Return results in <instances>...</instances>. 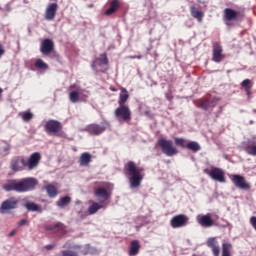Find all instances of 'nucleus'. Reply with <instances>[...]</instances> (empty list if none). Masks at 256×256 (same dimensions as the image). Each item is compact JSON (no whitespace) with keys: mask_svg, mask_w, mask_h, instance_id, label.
<instances>
[{"mask_svg":"<svg viewBox=\"0 0 256 256\" xmlns=\"http://www.w3.org/2000/svg\"><path fill=\"white\" fill-rule=\"evenodd\" d=\"M39 181L35 177H25L22 179H8L6 183L3 184L2 188L6 192H16V193H27L34 191Z\"/></svg>","mask_w":256,"mask_h":256,"instance_id":"f257e3e1","label":"nucleus"},{"mask_svg":"<svg viewBox=\"0 0 256 256\" xmlns=\"http://www.w3.org/2000/svg\"><path fill=\"white\" fill-rule=\"evenodd\" d=\"M143 167H138L134 161H128L124 164V175L130 176V188L136 189L141 186V183L144 179Z\"/></svg>","mask_w":256,"mask_h":256,"instance_id":"f03ea898","label":"nucleus"},{"mask_svg":"<svg viewBox=\"0 0 256 256\" xmlns=\"http://www.w3.org/2000/svg\"><path fill=\"white\" fill-rule=\"evenodd\" d=\"M158 146L161 149V152L167 157H173L178 154V149L173 145L172 140L166 138L158 139Z\"/></svg>","mask_w":256,"mask_h":256,"instance_id":"7ed1b4c3","label":"nucleus"},{"mask_svg":"<svg viewBox=\"0 0 256 256\" xmlns=\"http://www.w3.org/2000/svg\"><path fill=\"white\" fill-rule=\"evenodd\" d=\"M44 130L49 135H55L57 137H62L63 125L58 120L50 119L45 123Z\"/></svg>","mask_w":256,"mask_h":256,"instance_id":"20e7f679","label":"nucleus"},{"mask_svg":"<svg viewBox=\"0 0 256 256\" xmlns=\"http://www.w3.org/2000/svg\"><path fill=\"white\" fill-rule=\"evenodd\" d=\"M218 220L219 215L215 214L214 217H212V213H206L197 217L198 224L203 228H211L213 226L218 227Z\"/></svg>","mask_w":256,"mask_h":256,"instance_id":"39448f33","label":"nucleus"},{"mask_svg":"<svg viewBox=\"0 0 256 256\" xmlns=\"http://www.w3.org/2000/svg\"><path fill=\"white\" fill-rule=\"evenodd\" d=\"M114 117L118 122L129 123L132 120V112L128 105H120L114 110Z\"/></svg>","mask_w":256,"mask_h":256,"instance_id":"423d86ee","label":"nucleus"},{"mask_svg":"<svg viewBox=\"0 0 256 256\" xmlns=\"http://www.w3.org/2000/svg\"><path fill=\"white\" fill-rule=\"evenodd\" d=\"M203 172L208 175L213 181L219 182V183H225L226 182V176L223 169L219 167H213L212 169H204Z\"/></svg>","mask_w":256,"mask_h":256,"instance_id":"0eeeda50","label":"nucleus"},{"mask_svg":"<svg viewBox=\"0 0 256 256\" xmlns=\"http://www.w3.org/2000/svg\"><path fill=\"white\" fill-rule=\"evenodd\" d=\"M231 182L233 185L243 191L250 190L252 185L249 183L246 178L240 174H232L231 175Z\"/></svg>","mask_w":256,"mask_h":256,"instance_id":"6e6552de","label":"nucleus"},{"mask_svg":"<svg viewBox=\"0 0 256 256\" xmlns=\"http://www.w3.org/2000/svg\"><path fill=\"white\" fill-rule=\"evenodd\" d=\"M189 224V217L186 214H177L170 219V226L173 229L183 228Z\"/></svg>","mask_w":256,"mask_h":256,"instance_id":"1a4fd4ad","label":"nucleus"},{"mask_svg":"<svg viewBox=\"0 0 256 256\" xmlns=\"http://www.w3.org/2000/svg\"><path fill=\"white\" fill-rule=\"evenodd\" d=\"M195 106L204 111H208L209 109H214L217 106V99L201 98L195 102Z\"/></svg>","mask_w":256,"mask_h":256,"instance_id":"9d476101","label":"nucleus"},{"mask_svg":"<svg viewBox=\"0 0 256 256\" xmlns=\"http://www.w3.org/2000/svg\"><path fill=\"white\" fill-rule=\"evenodd\" d=\"M225 59V55L223 54V47L219 42L213 43L212 46V61L214 63H221Z\"/></svg>","mask_w":256,"mask_h":256,"instance_id":"9b49d317","label":"nucleus"},{"mask_svg":"<svg viewBox=\"0 0 256 256\" xmlns=\"http://www.w3.org/2000/svg\"><path fill=\"white\" fill-rule=\"evenodd\" d=\"M94 197L98 198L100 204H103L111 198V192L103 186L94 187Z\"/></svg>","mask_w":256,"mask_h":256,"instance_id":"f8f14e48","label":"nucleus"},{"mask_svg":"<svg viewBox=\"0 0 256 256\" xmlns=\"http://www.w3.org/2000/svg\"><path fill=\"white\" fill-rule=\"evenodd\" d=\"M41 159H42V156L40 152L32 153L28 161H26L27 170L28 171L35 170L39 166Z\"/></svg>","mask_w":256,"mask_h":256,"instance_id":"ddd939ff","label":"nucleus"},{"mask_svg":"<svg viewBox=\"0 0 256 256\" xmlns=\"http://www.w3.org/2000/svg\"><path fill=\"white\" fill-rule=\"evenodd\" d=\"M55 50V44L52 39L46 38L42 41L40 46V51L42 55L49 56L51 55Z\"/></svg>","mask_w":256,"mask_h":256,"instance_id":"4468645a","label":"nucleus"},{"mask_svg":"<svg viewBox=\"0 0 256 256\" xmlns=\"http://www.w3.org/2000/svg\"><path fill=\"white\" fill-rule=\"evenodd\" d=\"M19 200L16 197H10L4 200L0 206L1 213H5L9 210L17 209Z\"/></svg>","mask_w":256,"mask_h":256,"instance_id":"2eb2a0df","label":"nucleus"},{"mask_svg":"<svg viewBox=\"0 0 256 256\" xmlns=\"http://www.w3.org/2000/svg\"><path fill=\"white\" fill-rule=\"evenodd\" d=\"M26 168V159L24 156H16L11 161V169L14 172H21Z\"/></svg>","mask_w":256,"mask_h":256,"instance_id":"dca6fc26","label":"nucleus"},{"mask_svg":"<svg viewBox=\"0 0 256 256\" xmlns=\"http://www.w3.org/2000/svg\"><path fill=\"white\" fill-rule=\"evenodd\" d=\"M58 9H59V5L57 3L49 4V6L46 8V11H45V20L50 22L54 21L57 15Z\"/></svg>","mask_w":256,"mask_h":256,"instance_id":"f3484780","label":"nucleus"},{"mask_svg":"<svg viewBox=\"0 0 256 256\" xmlns=\"http://www.w3.org/2000/svg\"><path fill=\"white\" fill-rule=\"evenodd\" d=\"M86 131L90 135L99 136L106 131V126L94 123V124L88 125V127H86Z\"/></svg>","mask_w":256,"mask_h":256,"instance_id":"a211bd4d","label":"nucleus"},{"mask_svg":"<svg viewBox=\"0 0 256 256\" xmlns=\"http://www.w3.org/2000/svg\"><path fill=\"white\" fill-rule=\"evenodd\" d=\"M207 247L211 248L213 256L220 255V246L215 237H209L206 241Z\"/></svg>","mask_w":256,"mask_h":256,"instance_id":"6ab92c4d","label":"nucleus"},{"mask_svg":"<svg viewBox=\"0 0 256 256\" xmlns=\"http://www.w3.org/2000/svg\"><path fill=\"white\" fill-rule=\"evenodd\" d=\"M110 8L104 11V15L112 16L114 15L120 8H121V1L120 0H110Z\"/></svg>","mask_w":256,"mask_h":256,"instance_id":"aec40b11","label":"nucleus"},{"mask_svg":"<svg viewBox=\"0 0 256 256\" xmlns=\"http://www.w3.org/2000/svg\"><path fill=\"white\" fill-rule=\"evenodd\" d=\"M239 16V12L232 9V8H225L224 9V21L226 22H232L237 20Z\"/></svg>","mask_w":256,"mask_h":256,"instance_id":"412c9836","label":"nucleus"},{"mask_svg":"<svg viewBox=\"0 0 256 256\" xmlns=\"http://www.w3.org/2000/svg\"><path fill=\"white\" fill-rule=\"evenodd\" d=\"M190 15L193 19L197 20L198 23H202L204 19V12L199 10L196 6L190 7Z\"/></svg>","mask_w":256,"mask_h":256,"instance_id":"4be33fe9","label":"nucleus"},{"mask_svg":"<svg viewBox=\"0 0 256 256\" xmlns=\"http://www.w3.org/2000/svg\"><path fill=\"white\" fill-rule=\"evenodd\" d=\"M87 98H88V95H85V94L80 95L78 91H71L69 94L70 102H72L74 104L78 103L80 101L86 102Z\"/></svg>","mask_w":256,"mask_h":256,"instance_id":"5701e85b","label":"nucleus"},{"mask_svg":"<svg viewBox=\"0 0 256 256\" xmlns=\"http://www.w3.org/2000/svg\"><path fill=\"white\" fill-rule=\"evenodd\" d=\"M109 64V59L107 57V53L100 54V57L96 58L94 62H92V69H95L96 66H107Z\"/></svg>","mask_w":256,"mask_h":256,"instance_id":"b1692460","label":"nucleus"},{"mask_svg":"<svg viewBox=\"0 0 256 256\" xmlns=\"http://www.w3.org/2000/svg\"><path fill=\"white\" fill-rule=\"evenodd\" d=\"M129 98V91L126 88L122 87V89H120V95L118 97V105L125 106Z\"/></svg>","mask_w":256,"mask_h":256,"instance_id":"393cba45","label":"nucleus"},{"mask_svg":"<svg viewBox=\"0 0 256 256\" xmlns=\"http://www.w3.org/2000/svg\"><path fill=\"white\" fill-rule=\"evenodd\" d=\"M140 249L141 245L139 240H132V242H130V251H128V255L137 256L139 254Z\"/></svg>","mask_w":256,"mask_h":256,"instance_id":"a878e982","label":"nucleus"},{"mask_svg":"<svg viewBox=\"0 0 256 256\" xmlns=\"http://www.w3.org/2000/svg\"><path fill=\"white\" fill-rule=\"evenodd\" d=\"M24 206L29 212H38L40 214L43 213L42 207L35 202L28 201L24 204Z\"/></svg>","mask_w":256,"mask_h":256,"instance_id":"bb28decb","label":"nucleus"},{"mask_svg":"<svg viewBox=\"0 0 256 256\" xmlns=\"http://www.w3.org/2000/svg\"><path fill=\"white\" fill-rule=\"evenodd\" d=\"M92 162V156L89 152H84L80 155L79 163L82 167H87Z\"/></svg>","mask_w":256,"mask_h":256,"instance_id":"cd10ccee","label":"nucleus"},{"mask_svg":"<svg viewBox=\"0 0 256 256\" xmlns=\"http://www.w3.org/2000/svg\"><path fill=\"white\" fill-rule=\"evenodd\" d=\"M44 189L47 191V194H48L49 198L54 199V198L57 197L58 189L54 184L49 183V184L44 186Z\"/></svg>","mask_w":256,"mask_h":256,"instance_id":"c85d7f7f","label":"nucleus"},{"mask_svg":"<svg viewBox=\"0 0 256 256\" xmlns=\"http://www.w3.org/2000/svg\"><path fill=\"white\" fill-rule=\"evenodd\" d=\"M103 208H104V205L102 203L92 202V204L88 206V215H94Z\"/></svg>","mask_w":256,"mask_h":256,"instance_id":"c756f323","label":"nucleus"},{"mask_svg":"<svg viewBox=\"0 0 256 256\" xmlns=\"http://www.w3.org/2000/svg\"><path fill=\"white\" fill-rule=\"evenodd\" d=\"M244 151L247 155L256 157V143L255 142L247 143L244 146Z\"/></svg>","mask_w":256,"mask_h":256,"instance_id":"7c9ffc66","label":"nucleus"},{"mask_svg":"<svg viewBox=\"0 0 256 256\" xmlns=\"http://www.w3.org/2000/svg\"><path fill=\"white\" fill-rule=\"evenodd\" d=\"M56 229H59V232L64 233L66 230V226L62 222H58L53 226H46L47 231H54Z\"/></svg>","mask_w":256,"mask_h":256,"instance_id":"2f4dec72","label":"nucleus"},{"mask_svg":"<svg viewBox=\"0 0 256 256\" xmlns=\"http://www.w3.org/2000/svg\"><path fill=\"white\" fill-rule=\"evenodd\" d=\"M233 248V245L231 243H222V256H232L231 255V249Z\"/></svg>","mask_w":256,"mask_h":256,"instance_id":"473e14b6","label":"nucleus"},{"mask_svg":"<svg viewBox=\"0 0 256 256\" xmlns=\"http://www.w3.org/2000/svg\"><path fill=\"white\" fill-rule=\"evenodd\" d=\"M186 149L192 151V152H198L201 150V146L196 141H191L186 144Z\"/></svg>","mask_w":256,"mask_h":256,"instance_id":"72a5a7b5","label":"nucleus"},{"mask_svg":"<svg viewBox=\"0 0 256 256\" xmlns=\"http://www.w3.org/2000/svg\"><path fill=\"white\" fill-rule=\"evenodd\" d=\"M241 87L244 88L247 95L251 94L252 82L250 79H245L241 82Z\"/></svg>","mask_w":256,"mask_h":256,"instance_id":"f704fd0d","label":"nucleus"},{"mask_svg":"<svg viewBox=\"0 0 256 256\" xmlns=\"http://www.w3.org/2000/svg\"><path fill=\"white\" fill-rule=\"evenodd\" d=\"M71 203V197L70 196H64L60 198V200L57 202V206L60 208H64L68 206Z\"/></svg>","mask_w":256,"mask_h":256,"instance_id":"c9c22d12","label":"nucleus"},{"mask_svg":"<svg viewBox=\"0 0 256 256\" xmlns=\"http://www.w3.org/2000/svg\"><path fill=\"white\" fill-rule=\"evenodd\" d=\"M35 67L39 70H48L49 66L42 59H37L35 62Z\"/></svg>","mask_w":256,"mask_h":256,"instance_id":"e433bc0d","label":"nucleus"},{"mask_svg":"<svg viewBox=\"0 0 256 256\" xmlns=\"http://www.w3.org/2000/svg\"><path fill=\"white\" fill-rule=\"evenodd\" d=\"M174 143L178 147L186 148V145H185L186 140L184 138L176 137V138H174Z\"/></svg>","mask_w":256,"mask_h":256,"instance_id":"4c0bfd02","label":"nucleus"},{"mask_svg":"<svg viewBox=\"0 0 256 256\" xmlns=\"http://www.w3.org/2000/svg\"><path fill=\"white\" fill-rule=\"evenodd\" d=\"M23 121L30 122L33 119V113L25 111L21 114Z\"/></svg>","mask_w":256,"mask_h":256,"instance_id":"58836bf2","label":"nucleus"},{"mask_svg":"<svg viewBox=\"0 0 256 256\" xmlns=\"http://www.w3.org/2000/svg\"><path fill=\"white\" fill-rule=\"evenodd\" d=\"M61 254L62 256H79L78 252L73 250H62Z\"/></svg>","mask_w":256,"mask_h":256,"instance_id":"ea45409f","label":"nucleus"},{"mask_svg":"<svg viewBox=\"0 0 256 256\" xmlns=\"http://www.w3.org/2000/svg\"><path fill=\"white\" fill-rule=\"evenodd\" d=\"M250 224L253 227V229L256 231V216L250 217Z\"/></svg>","mask_w":256,"mask_h":256,"instance_id":"a19ab883","label":"nucleus"},{"mask_svg":"<svg viewBox=\"0 0 256 256\" xmlns=\"http://www.w3.org/2000/svg\"><path fill=\"white\" fill-rule=\"evenodd\" d=\"M27 223H28V219H22L18 222V227L25 226L27 225Z\"/></svg>","mask_w":256,"mask_h":256,"instance_id":"79ce46f5","label":"nucleus"},{"mask_svg":"<svg viewBox=\"0 0 256 256\" xmlns=\"http://www.w3.org/2000/svg\"><path fill=\"white\" fill-rule=\"evenodd\" d=\"M4 54H5V49H4V46L0 42V58L3 57Z\"/></svg>","mask_w":256,"mask_h":256,"instance_id":"37998d69","label":"nucleus"},{"mask_svg":"<svg viewBox=\"0 0 256 256\" xmlns=\"http://www.w3.org/2000/svg\"><path fill=\"white\" fill-rule=\"evenodd\" d=\"M55 247H56V244H48V245L45 246V248H46L47 250H52V249H54Z\"/></svg>","mask_w":256,"mask_h":256,"instance_id":"c03bdc74","label":"nucleus"},{"mask_svg":"<svg viewBox=\"0 0 256 256\" xmlns=\"http://www.w3.org/2000/svg\"><path fill=\"white\" fill-rule=\"evenodd\" d=\"M16 233H17V230H16V229H13L12 231H10L9 237L15 236Z\"/></svg>","mask_w":256,"mask_h":256,"instance_id":"a18cd8bd","label":"nucleus"},{"mask_svg":"<svg viewBox=\"0 0 256 256\" xmlns=\"http://www.w3.org/2000/svg\"><path fill=\"white\" fill-rule=\"evenodd\" d=\"M166 99L168 101H172L173 100V96L171 94H166Z\"/></svg>","mask_w":256,"mask_h":256,"instance_id":"49530a36","label":"nucleus"},{"mask_svg":"<svg viewBox=\"0 0 256 256\" xmlns=\"http://www.w3.org/2000/svg\"><path fill=\"white\" fill-rule=\"evenodd\" d=\"M110 91H112V92H117V89L114 88V87H110Z\"/></svg>","mask_w":256,"mask_h":256,"instance_id":"de8ad7c7","label":"nucleus"},{"mask_svg":"<svg viewBox=\"0 0 256 256\" xmlns=\"http://www.w3.org/2000/svg\"><path fill=\"white\" fill-rule=\"evenodd\" d=\"M86 216H87V214H82V215H80V219H85Z\"/></svg>","mask_w":256,"mask_h":256,"instance_id":"09e8293b","label":"nucleus"},{"mask_svg":"<svg viewBox=\"0 0 256 256\" xmlns=\"http://www.w3.org/2000/svg\"><path fill=\"white\" fill-rule=\"evenodd\" d=\"M3 94V89L0 87V97L2 96Z\"/></svg>","mask_w":256,"mask_h":256,"instance_id":"8fccbe9b","label":"nucleus"},{"mask_svg":"<svg viewBox=\"0 0 256 256\" xmlns=\"http://www.w3.org/2000/svg\"><path fill=\"white\" fill-rule=\"evenodd\" d=\"M63 248H67V244H65V245L63 246Z\"/></svg>","mask_w":256,"mask_h":256,"instance_id":"3c124183","label":"nucleus"},{"mask_svg":"<svg viewBox=\"0 0 256 256\" xmlns=\"http://www.w3.org/2000/svg\"><path fill=\"white\" fill-rule=\"evenodd\" d=\"M137 59H141V56H138Z\"/></svg>","mask_w":256,"mask_h":256,"instance_id":"603ef678","label":"nucleus"},{"mask_svg":"<svg viewBox=\"0 0 256 256\" xmlns=\"http://www.w3.org/2000/svg\"><path fill=\"white\" fill-rule=\"evenodd\" d=\"M90 8H93V5H90Z\"/></svg>","mask_w":256,"mask_h":256,"instance_id":"864d4df0","label":"nucleus"}]
</instances>
